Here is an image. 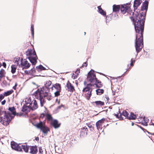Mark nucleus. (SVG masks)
<instances>
[{
	"mask_svg": "<svg viewBox=\"0 0 154 154\" xmlns=\"http://www.w3.org/2000/svg\"><path fill=\"white\" fill-rule=\"evenodd\" d=\"M93 103L94 105V104H95L96 106H103L104 104L103 102L100 101H97L93 102Z\"/></svg>",
	"mask_w": 154,
	"mask_h": 154,
	"instance_id": "b1692460",
	"label": "nucleus"
},
{
	"mask_svg": "<svg viewBox=\"0 0 154 154\" xmlns=\"http://www.w3.org/2000/svg\"><path fill=\"white\" fill-rule=\"evenodd\" d=\"M12 116L10 115L6 114L5 117L2 119L1 122L3 125H7L9 124L12 119Z\"/></svg>",
	"mask_w": 154,
	"mask_h": 154,
	"instance_id": "0eeeda50",
	"label": "nucleus"
},
{
	"mask_svg": "<svg viewBox=\"0 0 154 154\" xmlns=\"http://www.w3.org/2000/svg\"><path fill=\"white\" fill-rule=\"evenodd\" d=\"M31 33H32V36L33 37L34 35V26L32 24L31 25Z\"/></svg>",
	"mask_w": 154,
	"mask_h": 154,
	"instance_id": "58836bf2",
	"label": "nucleus"
},
{
	"mask_svg": "<svg viewBox=\"0 0 154 154\" xmlns=\"http://www.w3.org/2000/svg\"><path fill=\"white\" fill-rule=\"evenodd\" d=\"M93 87V85L91 84H87V86L82 90L83 94L88 100H89L92 95Z\"/></svg>",
	"mask_w": 154,
	"mask_h": 154,
	"instance_id": "7ed1b4c3",
	"label": "nucleus"
},
{
	"mask_svg": "<svg viewBox=\"0 0 154 154\" xmlns=\"http://www.w3.org/2000/svg\"><path fill=\"white\" fill-rule=\"evenodd\" d=\"M98 8V12L101 15H102L104 17L106 16V12L105 11H104L101 8V6H99L97 7Z\"/></svg>",
	"mask_w": 154,
	"mask_h": 154,
	"instance_id": "a211bd4d",
	"label": "nucleus"
},
{
	"mask_svg": "<svg viewBox=\"0 0 154 154\" xmlns=\"http://www.w3.org/2000/svg\"><path fill=\"white\" fill-rule=\"evenodd\" d=\"M17 85V84L16 83L15 84V85L13 87V89H14V90H15L16 89Z\"/></svg>",
	"mask_w": 154,
	"mask_h": 154,
	"instance_id": "a18cd8bd",
	"label": "nucleus"
},
{
	"mask_svg": "<svg viewBox=\"0 0 154 154\" xmlns=\"http://www.w3.org/2000/svg\"><path fill=\"white\" fill-rule=\"evenodd\" d=\"M85 34H86V33H85Z\"/></svg>",
	"mask_w": 154,
	"mask_h": 154,
	"instance_id": "052dcab7",
	"label": "nucleus"
},
{
	"mask_svg": "<svg viewBox=\"0 0 154 154\" xmlns=\"http://www.w3.org/2000/svg\"><path fill=\"white\" fill-rule=\"evenodd\" d=\"M87 126L90 128L91 131L93 130L94 129L92 125L90 123H87Z\"/></svg>",
	"mask_w": 154,
	"mask_h": 154,
	"instance_id": "4c0bfd02",
	"label": "nucleus"
},
{
	"mask_svg": "<svg viewBox=\"0 0 154 154\" xmlns=\"http://www.w3.org/2000/svg\"><path fill=\"white\" fill-rule=\"evenodd\" d=\"M43 151L42 149V148L41 147H40L39 148V153L40 154H43Z\"/></svg>",
	"mask_w": 154,
	"mask_h": 154,
	"instance_id": "c03bdc74",
	"label": "nucleus"
},
{
	"mask_svg": "<svg viewBox=\"0 0 154 154\" xmlns=\"http://www.w3.org/2000/svg\"><path fill=\"white\" fill-rule=\"evenodd\" d=\"M26 55L28 56V58L32 65H35L37 63V57L35 50H30L28 51Z\"/></svg>",
	"mask_w": 154,
	"mask_h": 154,
	"instance_id": "20e7f679",
	"label": "nucleus"
},
{
	"mask_svg": "<svg viewBox=\"0 0 154 154\" xmlns=\"http://www.w3.org/2000/svg\"><path fill=\"white\" fill-rule=\"evenodd\" d=\"M63 106V105H60V106H58V107L59 108H60L61 107H62V106Z\"/></svg>",
	"mask_w": 154,
	"mask_h": 154,
	"instance_id": "864d4df0",
	"label": "nucleus"
},
{
	"mask_svg": "<svg viewBox=\"0 0 154 154\" xmlns=\"http://www.w3.org/2000/svg\"><path fill=\"white\" fill-rule=\"evenodd\" d=\"M133 62H135V60H134V61H133Z\"/></svg>",
	"mask_w": 154,
	"mask_h": 154,
	"instance_id": "13d9d810",
	"label": "nucleus"
},
{
	"mask_svg": "<svg viewBox=\"0 0 154 154\" xmlns=\"http://www.w3.org/2000/svg\"><path fill=\"white\" fill-rule=\"evenodd\" d=\"M130 4H127L126 5H122L121 8V12L123 14L126 12L129 13L131 12Z\"/></svg>",
	"mask_w": 154,
	"mask_h": 154,
	"instance_id": "6e6552de",
	"label": "nucleus"
},
{
	"mask_svg": "<svg viewBox=\"0 0 154 154\" xmlns=\"http://www.w3.org/2000/svg\"><path fill=\"white\" fill-rule=\"evenodd\" d=\"M131 13L133 16L131 17V19L133 21L135 31L137 33L135 42L137 55L143 47V32L144 30L146 14L143 12L139 14L135 11L134 13L131 11Z\"/></svg>",
	"mask_w": 154,
	"mask_h": 154,
	"instance_id": "f257e3e1",
	"label": "nucleus"
},
{
	"mask_svg": "<svg viewBox=\"0 0 154 154\" xmlns=\"http://www.w3.org/2000/svg\"><path fill=\"white\" fill-rule=\"evenodd\" d=\"M29 152L32 154L36 153L37 152V147L35 146H32L30 147Z\"/></svg>",
	"mask_w": 154,
	"mask_h": 154,
	"instance_id": "aec40b11",
	"label": "nucleus"
},
{
	"mask_svg": "<svg viewBox=\"0 0 154 154\" xmlns=\"http://www.w3.org/2000/svg\"><path fill=\"white\" fill-rule=\"evenodd\" d=\"M87 66V64L86 62H85V63H84L82 65L83 66H85V67Z\"/></svg>",
	"mask_w": 154,
	"mask_h": 154,
	"instance_id": "8fccbe9b",
	"label": "nucleus"
},
{
	"mask_svg": "<svg viewBox=\"0 0 154 154\" xmlns=\"http://www.w3.org/2000/svg\"><path fill=\"white\" fill-rule=\"evenodd\" d=\"M148 2L147 1H145L143 3V9L146 10L148 8Z\"/></svg>",
	"mask_w": 154,
	"mask_h": 154,
	"instance_id": "c85d7f7f",
	"label": "nucleus"
},
{
	"mask_svg": "<svg viewBox=\"0 0 154 154\" xmlns=\"http://www.w3.org/2000/svg\"><path fill=\"white\" fill-rule=\"evenodd\" d=\"M136 116L134 113H131L130 116H129V119H134L136 118Z\"/></svg>",
	"mask_w": 154,
	"mask_h": 154,
	"instance_id": "7c9ffc66",
	"label": "nucleus"
},
{
	"mask_svg": "<svg viewBox=\"0 0 154 154\" xmlns=\"http://www.w3.org/2000/svg\"><path fill=\"white\" fill-rule=\"evenodd\" d=\"M21 65L22 67L24 69H27L30 66V64L25 60L24 61H22Z\"/></svg>",
	"mask_w": 154,
	"mask_h": 154,
	"instance_id": "2eb2a0df",
	"label": "nucleus"
},
{
	"mask_svg": "<svg viewBox=\"0 0 154 154\" xmlns=\"http://www.w3.org/2000/svg\"><path fill=\"white\" fill-rule=\"evenodd\" d=\"M13 92V90H11L9 91H8L6 92H5L4 95L5 96H8L11 94Z\"/></svg>",
	"mask_w": 154,
	"mask_h": 154,
	"instance_id": "f704fd0d",
	"label": "nucleus"
},
{
	"mask_svg": "<svg viewBox=\"0 0 154 154\" xmlns=\"http://www.w3.org/2000/svg\"><path fill=\"white\" fill-rule=\"evenodd\" d=\"M53 87L54 88L57 89V91H60L61 90V87L60 85L59 84H56L54 85L51 88H53Z\"/></svg>",
	"mask_w": 154,
	"mask_h": 154,
	"instance_id": "a878e982",
	"label": "nucleus"
},
{
	"mask_svg": "<svg viewBox=\"0 0 154 154\" xmlns=\"http://www.w3.org/2000/svg\"><path fill=\"white\" fill-rule=\"evenodd\" d=\"M4 98V96L3 95H1L0 96V99H3Z\"/></svg>",
	"mask_w": 154,
	"mask_h": 154,
	"instance_id": "3c124183",
	"label": "nucleus"
},
{
	"mask_svg": "<svg viewBox=\"0 0 154 154\" xmlns=\"http://www.w3.org/2000/svg\"><path fill=\"white\" fill-rule=\"evenodd\" d=\"M51 83L50 81H47L45 84V87L38 89L34 93L35 97L40 100L42 106L45 103L44 97L46 98L48 100L51 99V94L49 93L48 87L51 85Z\"/></svg>",
	"mask_w": 154,
	"mask_h": 154,
	"instance_id": "f03ea898",
	"label": "nucleus"
},
{
	"mask_svg": "<svg viewBox=\"0 0 154 154\" xmlns=\"http://www.w3.org/2000/svg\"><path fill=\"white\" fill-rule=\"evenodd\" d=\"M29 106L32 110L36 109L38 108V106L36 100H33L29 105Z\"/></svg>",
	"mask_w": 154,
	"mask_h": 154,
	"instance_id": "f8f14e48",
	"label": "nucleus"
},
{
	"mask_svg": "<svg viewBox=\"0 0 154 154\" xmlns=\"http://www.w3.org/2000/svg\"><path fill=\"white\" fill-rule=\"evenodd\" d=\"M35 69L34 68H32L29 71V73L33 75H35Z\"/></svg>",
	"mask_w": 154,
	"mask_h": 154,
	"instance_id": "e433bc0d",
	"label": "nucleus"
},
{
	"mask_svg": "<svg viewBox=\"0 0 154 154\" xmlns=\"http://www.w3.org/2000/svg\"><path fill=\"white\" fill-rule=\"evenodd\" d=\"M85 83H86V82H84V84H85Z\"/></svg>",
	"mask_w": 154,
	"mask_h": 154,
	"instance_id": "4d7b16f0",
	"label": "nucleus"
},
{
	"mask_svg": "<svg viewBox=\"0 0 154 154\" xmlns=\"http://www.w3.org/2000/svg\"><path fill=\"white\" fill-rule=\"evenodd\" d=\"M133 59L132 58L131 59V63H130V65L131 66H133Z\"/></svg>",
	"mask_w": 154,
	"mask_h": 154,
	"instance_id": "49530a36",
	"label": "nucleus"
},
{
	"mask_svg": "<svg viewBox=\"0 0 154 154\" xmlns=\"http://www.w3.org/2000/svg\"><path fill=\"white\" fill-rule=\"evenodd\" d=\"M143 121L142 122L141 124L147 126V123L149 122V119L147 118L144 117L143 118Z\"/></svg>",
	"mask_w": 154,
	"mask_h": 154,
	"instance_id": "393cba45",
	"label": "nucleus"
},
{
	"mask_svg": "<svg viewBox=\"0 0 154 154\" xmlns=\"http://www.w3.org/2000/svg\"><path fill=\"white\" fill-rule=\"evenodd\" d=\"M152 125H154V124L153 123H152ZM150 125H152V124H150Z\"/></svg>",
	"mask_w": 154,
	"mask_h": 154,
	"instance_id": "6e6d98bb",
	"label": "nucleus"
},
{
	"mask_svg": "<svg viewBox=\"0 0 154 154\" xmlns=\"http://www.w3.org/2000/svg\"><path fill=\"white\" fill-rule=\"evenodd\" d=\"M11 72L14 74L16 72L17 67L15 65H12L11 66Z\"/></svg>",
	"mask_w": 154,
	"mask_h": 154,
	"instance_id": "c756f323",
	"label": "nucleus"
},
{
	"mask_svg": "<svg viewBox=\"0 0 154 154\" xmlns=\"http://www.w3.org/2000/svg\"><path fill=\"white\" fill-rule=\"evenodd\" d=\"M35 139L36 141H38L39 140V138L38 137H36L35 138Z\"/></svg>",
	"mask_w": 154,
	"mask_h": 154,
	"instance_id": "603ef678",
	"label": "nucleus"
},
{
	"mask_svg": "<svg viewBox=\"0 0 154 154\" xmlns=\"http://www.w3.org/2000/svg\"><path fill=\"white\" fill-rule=\"evenodd\" d=\"M97 94L98 95H101L103 93L104 90L103 89H98L96 90Z\"/></svg>",
	"mask_w": 154,
	"mask_h": 154,
	"instance_id": "2f4dec72",
	"label": "nucleus"
},
{
	"mask_svg": "<svg viewBox=\"0 0 154 154\" xmlns=\"http://www.w3.org/2000/svg\"><path fill=\"white\" fill-rule=\"evenodd\" d=\"M60 91H57L54 92L55 96L57 97L60 95Z\"/></svg>",
	"mask_w": 154,
	"mask_h": 154,
	"instance_id": "a19ab883",
	"label": "nucleus"
},
{
	"mask_svg": "<svg viewBox=\"0 0 154 154\" xmlns=\"http://www.w3.org/2000/svg\"><path fill=\"white\" fill-rule=\"evenodd\" d=\"M75 83L76 84V85H77L78 83L76 82Z\"/></svg>",
	"mask_w": 154,
	"mask_h": 154,
	"instance_id": "5fc2aeb1",
	"label": "nucleus"
},
{
	"mask_svg": "<svg viewBox=\"0 0 154 154\" xmlns=\"http://www.w3.org/2000/svg\"><path fill=\"white\" fill-rule=\"evenodd\" d=\"M74 73L78 75L80 73V69H77Z\"/></svg>",
	"mask_w": 154,
	"mask_h": 154,
	"instance_id": "37998d69",
	"label": "nucleus"
},
{
	"mask_svg": "<svg viewBox=\"0 0 154 154\" xmlns=\"http://www.w3.org/2000/svg\"><path fill=\"white\" fill-rule=\"evenodd\" d=\"M37 128H40L45 134H46L49 131L48 128L44 125V124L42 122H40L36 125Z\"/></svg>",
	"mask_w": 154,
	"mask_h": 154,
	"instance_id": "423d86ee",
	"label": "nucleus"
},
{
	"mask_svg": "<svg viewBox=\"0 0 154 154\" xmlns=\"http://www.w3.org/2000/svg\"><path fill=\"white\" fill-rule=\"evenodd\" d=\"M2 65L4 67H6V63L5 62H3L2 63Z\"/></svg>",
	"mask_w": 154,
	"mask_h": 154,
	"instance_id": "de8ad7c7",
	"label": "nucleus"
},
{
	"mask_svg": "<svg viewBox=\"0 0 154 154\" xmlns=\"http://www.w3.org/2000/svg\"><path fill=\"white\" fill-rule=\"evenodd\" d=\"M87 81L90 82L96 83L97 82V79L96 75L94 73V71L91 70L88 73L87 79Z\"/></svg>",
	"mask_w": 154,
	"mask_h": 154,
	"instance_id": "39448f33",
	"label": "nucleus"
},
{
	"mask_svg": "<svg viewBox=\"0 0 154 154\" xmlns=\"http://www.w3.org/2000/svg\"><path fill=\"white\" fill-rule=\"evenodd\" d=\"M66 86L69 91L73 92L75 90L74 86L69 81L67 82Z\"/></svg>",
	"mask_w": 154,
	"mask_h": 154,
	"instance_id": "4468645a",
	"label": "nucleus"
},
{
	"mask_svg": "<svg viewBox=\"0 0 154 154\" xmlns=\"http://www.w3.org/2000/svg\"><path fill=\"white\" fill-rule=\"evenodd\" d=\"M6 102V101L5 100H4L2 102V105H4L5 104Z\"/></svg>",
	"mask_w": 154,
	"mask_h": 154,
	"instance_id": "09e8293b",
	"label": "nucleus"
},
{
	"mask_svg": "<svg viewBox=\"0 0 154 154\" xmlns=\"http://www.w3.org/2000/svg\"><path fill=\"white\" fill-rule=\"evenodd\" d=\"M20 148H21V151H22V149H23L24 151L26 152H28L30 146H27V145H22V144H20Z\"/></svg>",
	"mask_w": 154,
	"mask_h": 154,
	"instance_id": "412c9836",
	"label": "nucleus"
},
{
	"mask_svg": "<svg viewBox=\"0 0 154 154\" xmlns=\"http://www.w3.org/2000/svg\"><path fill=\"white\" fill-rule=\"evenodd\" d=\"M77 76L78 75L77 74H75V73H73L72 76V78L74 79H76L77 78Z\"/></svg>",
	"mask_w": 154,
	"mask_h": 154,
	"instance_id": "79ce46f5",
	"label": "nucleus"
},
{
	"mask_svg": "<svg viewBox=\"0 0 154 154\" xmlns=\"http://www.w3.org/2000/svg\"><path fill=\"white\" fill-rule=\"evenodd\" d=\"M51 124L55 129L59 128L61 124L56 119L52 120Z\"/></svg>",
	"mask_w": 154,
	"mask_h": 154,
	"instance_id": "9b49d317",
	"label": "nucleus"
},
{
	"mask_svg": "<svg viewBox=\"0 0 154 154\" xmlns=\"http://www.w3.org/2000/svg\"><path fill=\"white\" fill-rule=\"evenodd\" d=\"M46 118L48 120H51V121L52 120H53L51 115L49 114L47 115Z\"/></svg>",
	"mask_w": 154,
	"mask_h": 154,
	"instance_id": "ea45409f",
	"label": "nucleus"
},
{
	"mask_svg": "<svg viewBox=\"0 0 154 154\" xmlns=\"http://www.w3.org/2000/svg\"><path fill=\"white\" fill-rule=\"evenodd\" d=\"M106 19H107V17L106 16Z\"/></svg>",
	"mask_w": 154,
	"mask_h": 154,
	"instance_id": "bf43d9fd",
	"label": "nucleus"
},
{
	"mask_svg": "<svg viewBox=\"0 0 154 154\" xmlns=\"http://www.w3.org/2000/svg\"><path fill=\"white\" fill-rule=\"evenodd\" d=\"M22 59H20L19 57H16L14 59V62L18 66H20L22 64Z\"/></svg>",
	"mask_w": 154,
	"mask_h": 154,
	"instance_id": "dca6fc26",
	"label": "nucleus"
},
{
	"mask_svg": "<svg viewBox=\"0 0 154 154\" xmlns=\"http://www.w3.org/2000/svg\"><path fill=\"white\" fill-rule=\"evenodd\" d=\"M95 85L98 88H100L102 86L101 82H98L97 80V82L96 83H95Z\"/></svg>",
	"mask_w": 154,
	"mask_h": 154,
	"instance_id": "c9c22d12",
	"label": "nucleus"
},
{
	"mask_svg": "<svg viewBox=\"0 0 154 154\" xmlns=\"http://www.w3.org/2000/svg\"><path fill=\"white\" fill-rule=\"evenodd\" d=\"M122 115L125 116L126 118L128 119L129 116V113L128 112L125 110L123 111L122 113L120 114V115L119 116V114H115V116H116L117 118L120 119L121 120H122L123 119V118L122 117H121Z\"/></svg>",
	"mask_w": 154,
	"mask_h": 154,
	"instance_id": "1a4fd4ad",
	"label": "nucleus"
},
{
	"mask_svg": "<svg viewBox=\"0 0 154 154\" xmlns=\"http://www.w3.org/2000/svg\"><path fill=\"white\" fill-rule=\"evenodd\" d=\"M25 102L26 104H30L31 102V99L29 97L26 98L25 99Z\"/></svg>",
	"mask_w": 154,
	"mask_h": 154,
	"instance_id": "72a5a7b5",
	"label": "nucleus"
},
{
	"mask_svg": "<svg viewBox=\"0 0 154 154\" xmlns=\"http://www.w3.org/2000/svg\"><path fill=\"white\" fill-rule=\"evenodd\" d=\"M36 69L38 72H40L42 70H45V68L42 65H40L36 67Z\"/></svg>",
	"mask_w": 154,
	"mask_h": 154,
	"instance_id": "bb28decb",
	"label": "nucleus"
},
{
	"mask_svg": "<svg viewBox=\"0 0 154 154\" xmlns=\"http://www.w3.org/2000/svg\"><path fill=\"white\" fill-rule=\"evenodd\" d=\"M104 119H102L96 122V125L97 127V128L98 130L99 129H102L103 124L104 123Z\"/></svg>",
	"mask_w": 154,
	"mask_h": 154,
	"instance_id": "ddd939ff",
	"label": "nucleus"
},
{
	"mask_svg": "<svg viewBox=\"0 0 154 154\" xmlns=\"http://www.w3.org/2000/svg\"><path fill=\"white\" fill-rule=\"evenodd\" d=\"M88 130L86 127H84L82 128L81 131V135L82 136H85L87 134Z\"/></svg>",
	"mask_w": 154,
	"mask_h": 154,
	"instance_id": "6ab92c4d",
	"label": "nucleus"
},
{
	"mask_svg": "<svg viewBox=\"0 0 154 154\" xmlns=\"http://www.w3.org/2000/svg\"><path fill=\"white\" fill-rule=\"evenodd\" d=\"M9 110L11 111V113L14 115H16V111L15 108L14 107H9Z\"/></svg>",
	"mask_w": 154,
	"mask_h": 154,
	"instance_id": "cd10ccee",
	"label": "nucleus"
},
{
	"mask_svg": "<svg viewBox=\"0 0 154 154\" xmlns=\"http://www.w3.org/2000/svg\"><path fill=\"white\" fill-rule=\"evenodd\" d=\"M30 108L29 106H24L22 109V111L25 113H27L30 111Z\"/></svg>",
	"mask_w": 154,
	"mask_h": 154,
	"instance_id": "5701e85b",
	"label": "nucleus"
},
{
	"mask_svg": "<svg viewBox=\"0 0 154 154\" xmlns=\"http://www.w3.org/2000/svg\"><path fill=\"white\" fill-rule=\"evenodd\" d=\"M142 2L141 0H135L134 3V9H136L137 7L140 5Z\"/></svg>",
	"mask_w": 154,
	"mask_h": 154,
	"instance_id": "f3484780",
	"label": "nucleus"
},
{
	"mask_svg": "<svg viewBox=\"0 0 154 154\" xmlns=\"http://www.w3.org/2000/svg\"><path fill=\"white\" fill-rule=\"evenodd\" d=\"M20 144H18L17 143L14 142H11V147L12 149L15 150L21 151V148L20 146Z\"/></svg>",
	"mask_w": 154,
	"mask_h": 154,
	"instance_id": "9d476101",
	"label": "nucleus"
},
{
	"mask_svg": "<svg viewBox=\"0 0 154 154\" xmlns=\"http://www.w3.org/2000/svg\"><path fill=\"white\" fill-rule=\"evenodd\" d=\"M113 12H118L119 11L120 8L119 5H114L113 6Z\"/></svg>",
	"mask_w": 154,
	"mask_h": 154,
	"instance_id": "4be33fe9",
	"label": "nucleus"
},
{
	"mask_svg": "<svg viewBox=\"0 0 154 154\" xmlns=\"http://www.w3.org/2000/svg\"><path fill=\"white\" fill-rule=\"evenodd\" d=\"M5 73L4 70L2 69H1L0 71V77L1 78L5 76Z\"/></svg>",
	"mask_w": 154,
	"mask_h": 154,
	"instance_id": "473e14b6",
	"label": "nucleus"
}]
</instances>
